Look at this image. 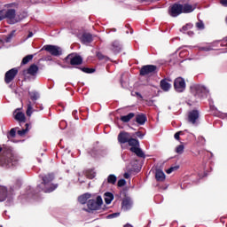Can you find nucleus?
<instances>
[{"label":"nucleus","mask_w":227,"mask_h":227,"mask_svg":"<svg viewBox=\"0 0 227 227\" xmlns=\"http://www.w3.org/2000/svg\"><path fill=\"white\" fill-rule=\"evenodd\" d=\"M39 176L42 179V183L36 186V191L38 192H54V191L58 189V184H52L55 178L53 173H49L43 176L41 175Z\"/></svg>","instance_id":"nucleus-1"},{"label":"nucleus","mask_w":227,"mask_h":227,"mask_svg":"<svg viewBox=\"0 0 227 227\" xmlns=\"http://www.w3.org/2000/svg\"><path fill=\"white\" fill-rule=\"evenodd\" d=\"M192 12H194V8L189 4L175 3L168 8V15L174 18L182 15V13H192Z\"/></svg>","instance_id":"nucleus-2"},{"label":"nucleus","mask_w":227,"mask_h":227,"mask_svg":"<svg viewBox=\"0 0 227 227\" xmlns=\"http://www.w3.org/2000/svg\"><path fill=\"white\" fill-rule=\"evenodd\" d=\"M17 164H19V159H17V156L13 155L12 151H7L0 156V166L2 168L8 169Z\"/></svg>","instance_id":"nucleus-3"},{"label":"nucleus","mask_w":227,"mask_h":227,"mask_svg":"<svg viewBox=\"0 0 227 227\" xmlns=\"http://www.w3.org/2000/svg\"><path fill=\"white\" fill-rule=\"evenodd\" d=\"M190 90L192 95L198 97V98H203L208 95V90L202 85H192Z\"/></svg>","instance_id":"nucleus-4"},{"label":"nucleus","mask_w":227,"mask_h":227,"mask_svg":"<svg viewBox=\"0 0 227 227\" xmlns=\"http://www.w3.org/2000/svg\"><path fill=\"white\" fill-rule=\"evenodd\" d=\"M42 51L49 52V54L55 56V58L62 56L63 54V49L58 45L46 44L42 48Z\"/></svg>","instance_id":"nucleus-5"},{"label":"nucleus","mask_w":227,"mask_h":227,"mask_svg":"<svg viewBox=\"0 0 227 227\" xmlns=\"http://www.w3.org/2000/svg\"><path fill=\"white\" fill-rule=\"evenodd\" d=\"M64 61L67 65H72V67H78L79 65H82V57L70 53L64 59Z\"/></svg>","instance_id":"nucleus-6"},{"label":"nucleus","mask_w":227,"mask_h":227,"mask_svg":"<svg viewBox=\"0 0 227 227\" xmlns=\"http://www.w3.org/2000/svg\"><path fill=\"white\" fill-rule=\"evenodd\" d=\"M153 74H157V66L155 65L143 66L139 71V75H141V77H145V75H153Z\"/></svg>","instance_id":"nucleus-7"},{"label":"nucleus","mask_w":227,"mask_h":227,"mask_svg":"<svg viewBox=\"0 0 227 227\" xmlns=\"http://www.w3.org/2000/svg\"><path fill=\"white\" fill-rule=\"evenodd\" d=\"M17 74H19V69L17 67H13L7 71L4 75V82L5 84H10L15 77H17Z\"/></svg>","instance_id":"nucleus-8"},{"label":"nucleus","mask_w":227,"mask_h":227,"mask_svg":"<svg viewBox=\"0 0 227 227\" xmlns=\"http://www.w3.org/2000/svg\"><path fill=\"white\" fill-rule=\"evenodd\" d=\"M174 88L177 93L185 91V80L182 77H177L174 81Z\"/></svg>","instance_id":"nucleus-9"},{"label":"nucleus","mask_w":227,"mask_h":227,"mask_svg":"<svg viewBox=\"0 0 227 227\" xmlns=\"http://www.w3.org/2000/svg\"><path fill=\"white\" fill-rule=\"evenodd\" d=\"M39 67L36 66V64H32L27 69H24L22 71V75H31L32 77H36L38 74Z\"/></svg>","instance_id":"nucleus-10"},{"label":"nucleus","mask_w":227,"mask_h":227,"mask_svg":"<svg viewBox=\"0 0 227 227\" xmlns=\"http://www.w3.org/2000/svg\"><path fill=\"white\" fill-rule=\"evenodd\" d=\"M198 120H200V111L192 110L188 113V121L192 125H198Z\"/></svg>","instance_id":"nucleus-11"},{"label":"nucleus","mask_w":227,"mask_h":227,"mask_svg":"<svg viewBox=\"0 0 227 227\" xmlns=\"http://www.w3.org/2000/svg\"><path fill=\"white\" fill-rule=\"evenodd\" d=\"M117 139L120 145H125L126 143H129L130 139V133L127 131H121L117 137Z\"/></svg>","instance_id":"nucleus-12"},{"label":"nucleus","mask_w":227,"mask_h":227,"mask_svg":"<svg viewBox=\"0 0 227 227\" xmlns=\"http://www.w3.org/2000/svg\"><path fill=\"white\" fill-rule=\"evenodd\" d=\"M14 120L19 121V123H26V114L20 112V108H17L13 112Z\"/></svg>","instance_id":"nucleus-13"},{"label":"nucleus","mask_w":227,"mask_h":227,"mask_svg":"<svg viewBox=\"0 0 227 227\" xmlns=\"http://www.w3.org/2000/svg\"><path fill=\"white\" fill-rule=\"evenodd\" d=\"M109 49L114 54H118L121 52V44H120V42L118 41H114L111 43Z\"/></svg>","instance_id":"nucleus-14"},{"label":"nucleus","mask_w":227,"mask_h":227,"mask_svg":"<svg viewBox=\"0 0 227 227\" xmlns=\"http://www.w3.org/2000/svg\"><path fill=\"white\" fill-rule=\"evenodd\" d=\"M80 40L83 44L91 43V42H93V35L90 33H83Z\"/></svg>","instance_id":"nucleus-15"},{"label":"nucleus","mask_w":227,"mask_h":227,"mask_svg":"<svg viewBox=\"0 0 227 227\" xmlns=\"http://www.w3.org/2000/svg\"><path fill=\"white\" fill-rule=\"evenodd\" d=\"M122 210H130L132 208V200L130 197H125L121 202Z\"/></svg>","instance_id":"nucleus-16"},{"label":"nucleus","mask_w":227,"mask_h":227,"mask_svg":"<svg viewBox=\"0 0 227 227\" xmlns=\"http://www.w3.org/2000/svg\"><path fill=\"white\" fill-rule=\"evenodd\" d=\"M4 19H8L9 20H13L17 15V12L15 9H8L7 11H4Z\"/></svg>","instance_id":"nucleus-17"},{"label":"nucleus","mask_w":227,"mask_h":227,"mask_svg":"<svg viewBox=\"0 0 227 227\" xmlns=\"http://www.w3.org/2000/svg\"><path fill=\"white\" fill-rule=\"evenodd\" d=\"M147 121L148 118L145 114H138L136 115V121L138 125H145V123H146Z\"/></svg>","instance_id":"nucleus-18"},{"label":"nucleus","mask_w":227,"mask_h":227,"mask_svg":"<svg viewBox=\"0 0 227 227\" xmlns=\"http://www.w3.org/2000/svg\"><path fill=\"white\" fill-rule=\"evenodd\" d=\"M129 150L135 153L137 157H140V159H145V157H146L143 150L139 147H130Z\"/></svg>","instance_id":"nucleus-19"},{"label":"nucleus","mask_w":227,"mask_h":227,"mask_svg":"<svg viewBox=\"0 0 227 227\" xmlns=\"http://www.w3.org/2000/svg\"><path fill=\"white\" fill-rule=\"evenodd\" d=\"M160 86L163 91H169L171 90V83L168 82V79H162L160 82Z\"/></svg>","instance_id":"nucleus-20"},{"label":"nucleus","mask_w":227,"mask_h":227,"mask_svg":"<svg viewBox=\"0 0 227 227\" xmlns=\"http://www.w3.org/2000/svg\"><path fill=\"white\" fill-rule=\"evenodd\" d=\"M155 178L157 182H164L166 180V174L160 169H156Z\"/></svg>","instance_id":"nucleus-21"},{"label":"nucleus","mask_w":227,"mask_h":227,"mask_svg":"<svg viewBox=\"0 0 227 227\" xmlns=\"http://www.w3.org/2000/svg\"><path fill=\"white\" fill-rule=\"evenodd\" d=\"M87 207L90 210H100V207L97 205L95 200H89L87 201Z\"/></svg>","instance_id":"nucleus-22"},{"label":"nucleus","mask_w":227,"mask_h":227,"mask_svg":"<svg viewBox=\"0 0 227 227\" xmlns=\"http://www.w3.org/2000/svg\"><path fill=\"white\" fill-rule=\"evenodd\" d=\"M136 116V114L134 113H129L127 115H121L120 117L121 121H122V123H129V121H130V120H132V118H134Z\"/></svg>","instance_id":"nucleus-23"},{"label":"nucleus","mask_w":227,"mask_h":227,"mask_svg":"<svg viewBox=\"0 0 227 227\" xmlns=\"http://www.w3.org/2000/svg\"><path fill=\"white\" fill-rule=\"evenodd\" d=\"M105 203L106 205H111V202L114 200V195L112 192H105L104 194Z\"/></svg>","instance_id":"nucleus-24"},{"label":"nucleus","mask_w":227,"mask_h":227,"mask_svg":"<svg viewBox=\"0 0 227 227\" xmlns=\"http://www.w3.org/2000/svg\"><path fill=\"white\" fill-rule=\"evenodd\" d=\"M90 198H91V194L90 193H84L82 196H80L78 198V201L79 203H81L82 205H86V203L88 202V200H90Z\"/></svg>","instance_id":"nucleus-25"},{"label":"nucleus","mask_w":227,"mask_h":227,"mask_svg":"<svg viewBox=\"0 0 227 227\" xmlns=\"http://www.w3.org/2000/svg\"><path fill=\"white\" fill-rule=\"evenodd\" d=\"M28 95L30 97V100L33 101L34 104H36V100L40 98V93H38L37 91L28 92Z\"/></svg>","instance_id":"nucleus-26"},{"label":"nucleus","mask_w":227,"mask_h":227,"mask_svg":"<svg viewBox=\"0 0 227 227\" xmlns=\"http://www.w3.org/2000/svg\"><path fill=\"white\" fill-rule=\"evenodd\" d=\"M128 145L131 146V148H137L139 146V140L130 137L129 140L128 141Z\"/></svg>","instance_id":"nucleus-27"},{"label":"nucleus","mask_w":227,"mask_h":227,"mask_svg":"<svg viewBox=\"0 0 227 227\" xmlns=\"http://www.w3.org/2000/svg\"><path fill=\"white\" fill-rule=\"evenodd\" d=\"M25 127H26V129L18 130V136H20L22 137L26 136V134H27V132H29V127H31V124L26 123Z\"/></svg>","instance_id":"nucleus-28"},{"label":"nucleus","mask_w":227,"mask_h":227,"mask_svg":"<svg viewBox=\"0 0 227 227\" xmlns=\"http://www.w3.org/2000/svg\"><path fill=\"white\" fill-rule=\"evenodd\" d=\"M117 177L114 174H111L107 177V184H111L112 185H114L116 184Z\"/></svg>","instance_id":"nucleus-29"},{"label":"nucleus","mask_w":227,"mask_h":227,"mask_svg":"<svg viewBox=\"0 0 227 227\" xmlns=\"http://www.w3.org/2000/svg\"><path fill=\"white\" fill-rule=\"evenodd\" d=\"M194 26L192 23H187L186 25L183 26L182 28H180L181 33H185L186 31H189V29H192Z\"/></svg>","instance_id":"nucleus-30"},{"label":"nucleus","mask_w":227,"mask_h":227,"mask_svg":"<svg viewBox=\"0 0 227 227\" xmlns=\"http://www.w3.org/2000/svg\"><path fill=\"white\" fill-rule=\"evenodd\" d=\"M34 56L33 55H27L26 57L23 58L21 61V65H27L29 61L33 59Z\"/></svg>","instance_id":"nucleus-31"},{"label":"nucleus","mask_w":227,"mask_h":227,"mask_svg":"<svg viewBox=\"0 0 227 227\" xmlns=\"http://www.w3.org/2000/svg\"><path fill=\"white\" fill-rule=\"evenodd\" d=\"M82 72H84V74H93L95 72V68H90V67H77Z\"/></svg>","instance_id":"nucleus-32"},{"label":"nucleus","mask_w":227,"mask_h":227,"mask_svg":"<svg viewBox=\"0 0 227 227\" xmlns=\"http://www.w3.org/2000/svg\"><path fill=\"white\" fill-rule=\"evenodd\" d=\"M184 150H185V146L184 145H179L176 147V153L179 155H182V153H184Z\"/></svg>","instance_id":"nucleus-33"},{"label":"nucleus","mask_w":227,"mask_h":227,"mask_svg":"<svg viewBox=\"0 0 227 227\" xmlns=\"http://www.w3.org/2000/svg\"><path fill=\"white\" fill-rule=\"evenodd\" d=\"M26 114L27 116H31V114H33V106L31 105V101L27 104Z\"/></svg>","instance_id":"nucleus-34"},{"label":"nucleus","mask_w":227,"mask_h":227,"mask_svg":"<svg viewBox=\"0 0 227 227\" xmlns=\"http://www.w3.org/2000/svg\"><path fill=\"white\" fill-rule=\"evenodd\" d=\"M197 29L199 30H203L205 29V23H203V21L201 20H200L196 24H195Z\"/></svg>","instance_id":"nucleus-35"},{"label":"nucleus","mask_w":227,"mask_h":227,"mask_svg":"<svg viewBox=\"0 0 227 227\" xmlns=\"http://www.w3.org/2000/svg\"><path fill=\"white\" fill-rule=\"evenodd\" d=\"M177 169H180V166H178V165L170 167L168 169L166 170V173L168 175H171V173H173V171H177Z\"/></svg>","instance_id":"nucleus-36"},{"label":"nucleus","mask_w":227,"mask_h":227,"mask_svg":"<svg viewBox=\"0 0 227 227\" xmlns=\"http://www.w3.org/2000/svg\"><path fill=\"white\" fill-rule=\"evenodd\" d=\"M199 50L200 51H204L205 52H208V51H212L213 49H212V46L207 45V46H200L199 48Z\"/></svg>","instance_id":"nucleus-37"},{"label":"nucleus","mask_w":227,"mask_h":227,"mask_svg":"<svg viewBox=\"0 0 227 227\" xmlns=\"http://www.w3.org/2000/svg\"><path fill=\"white\" fill-rule=\"evenodd\" d=\"M103 203H104V200H102V197L98 196L96 199V205L100 208V207H102Z\"/></svg>","instance_id":"nucleus-38"},{"label":"nucleus","mask_w":227,"mask_h":227,"mask_svg":"<svg viewBox=\"0 0 227 227\" xmlns=\"http://www.w3.org/2000/svg\"><path fill=\"white\" fill-rule=\"evenodd\" d=\"M180 136H184V131H178L174 135L175 139L176 141H180Z\"/></svg>","instance_id":"nucleus-39"},{"label":"nucleus","mask_w":227,"mask_h":227,"mask_svg":"<svg viewBox=\"0 0 227 227\" xmlns=\"http://www.w3.org/2000/svg\"><path fill=\"white\" fill-rule=\"evenodd\" d=\"M127 184V181L125 179H120L117 183V185L119 187H124V185Z\"/></svg>","instance_id":"nucleus-40"},{"label":"nucleus","mask_w":227,"mask_h":227,"mask_svg":"<svg viewBox=\"0 0 227 227\" xmlns=\"http://www.w3.org/2000/svg\"><path fill=\"white\" fill-rule=\"evenodd\" d=\"M7 197H8V192L6 190H4L2 193V199L0 200V201H4Z\"/></svg>","instance_id":"nucleus-41"},{"label":"nucleus","mask_w":227,"mask_h":227,"mask_svg":"<svg viewBox=\"0 0 227 227\" xmlns=\"http://www.w3.org/2000/svg\"><path fill=\"white\" fill-rule=\"evenodd\" d=\"M135 136H137V137H139V139H143V137H145V134L142 131H137L135 133Z\"/></svg>","instance_id":"nucleus-42"},{"label":"nucleus","mask_w":227,"mask_h":227,"mask_svg":"<svg viewBox=\"0 0 227 227\" xmlns=\"http://www.w3.org/2000/svg\"><path fill=\"white\" fill-rule=\"evenodd\" d=\"M17 135V131L15 130V129H12L9 132V136L11 137H15V136Z\"/></svg>","instance_id":"nucleus-43"},{"label":"nucleus","mask_w":227,"mask_h":227,"mask_svg":"<svg viewBox=\"0 0 227 227\" xmlns=\"http://www.w3.org/2000/svg\"><path fill=\"white\" fill-rule=\"evenodd\" d=\"M97 58L98 59H100V60L106 59V56H104V54H102L101 52L97 53Z\"/></svg>","instance_id":"nucleus-44"},{"label":"nucleus","mask_w":227,"mask_h":227,"mask_svg":"<svg viewBox=\"0 0 227 227\" xmlns=\"http://www.w3.org/2000/svg\"><path fill=\"white\" fill-rule=\"evenodd\" d=\"M4 10L0 11V21L4 20Z\"/></svg>","instance_id":"nucleus-45"},{"label":"nucleus","mask_w":227,"mask_h":227,"mask_svg":"<svg viewBox=\"0 0 227 227\" xmlns=\"http://www.w3.org/2000/svg\"><path fill=\"white\" fill-rule=\"evenodd\" d=\"M220 4H222V6H224V8H227V0H220Z\"/></svg>","instance_id":"nucleus-46"},{"label":"nucleus","mask_w":227,"mask_h":227,"mask_svg":"<svg viewBox=\"0 0 227 227\" xmlns=\"http://www.w3.org/2000/svg\"><path fill=\"white\" fill-rule=\"evenodd\" d=\"M72 115L74 117L75 120H79V116H77V110H74Z\"/></svg>","instance_id":"nucleus-47"},{"label":"nucleus","mask_w":227,"mask_h":227,"mask_svg":"<svg viewBox=\"0 0 227 227\" xmlns=\"http://www.w3.org/2000/svg\"><path fill=\"white\" fill-rule=\"evenodd\" d=\"M124 178H126V179L130 178V174L129 173H124Z\"/></svg>","instance_id":"nucleus-48"},{"label":"nucleus","mask_w":227,"mask_h":227,"mask_svg":"<svg viewBox=\"0 0 227 227\" xmlns=\"http://www.w3.org/2000/svg\"><path fill=\"white\" fill-rule=\"evenodd\" d=\"M137 97H139V98H143V95L139 92H136Z\"/></svg>","instance_id":"nucleus-49"},{"label":"nucleus","mask_w":227,"mask_h":227,"mask_svg":"<svg viewBox=\"0 0 227 227\" xmlns=\"http://www.w3.org/2000/svg\"><path fill=\"white\" fill-rule=\"evenodd\" d=\"M120 215L119 213H114L110 215V217H116V215Z\"/></svg>","instance_id":"nucleus-50"},{"label":"nucleus","mask_w":227,"mask_h":227,"mask_svg":"<svg viewBox=\"0 0 227 227\" xmlns=\"http://www.w3.org/2000/svg\"><path fill=\"white\" fill-rule=\"evenodd\" d=\"M188 35H189V36H192V35H194V32H192V31H188Z\"/></svg>","instance_id":"nucleus-51"},{"label":"nucleus","mask_w":227,"mask_h":227,"mask_svg":"<svg viewBox=\"0 0 227 227\" xmlns=\"http://www.w3.org/2000/svg\"><path fill=\"white\" fill-rule=\"evenodd\" d=\"M33 36V32H29L27 35V38H31Z\"/></svg>","instance_id":"nucleus-52"},{"label":"nucleus","mask_w":227,"mask_h":227,"mask_svg":"<svg viewBox=\"0 0 227 227\" xmlns=\"http://www.w3.org/2000/svg\"><path fill=\"white\" fill-rule=\"evenodd\" d=\"M124 227H132V225L128 223V224L124 225Z\"/></svg>","instance_id":"nucleus-53"},{"label":"nucleus","mask_w":227,"mask_h":227,"mask_svg":"<svg viewBox=\"0 0 227 227\" xmlns=\"http://www.w3.org/2000/svg\"><path fill=\"white\" fill-rule=\"evenodd\" d=\"M66 122H65V121H62L61 122H60V125H63V124H65Z\"/></svg>","instance_id":"nucleus-54"},{"label":"nucleus","mask_w":227,"mask_h":227,"mask_svg":"<svg viewBox=\"0 0 227 227\" xmlns=\"http://www.w3.org/2000/svg\"><path fill=\"white\" fill-rule=\"evenodd\" d=\"M2 152H3V148L0 147V153H2Z\"/></svg>","instance_id":"nucleus-55"}]
</instances>
